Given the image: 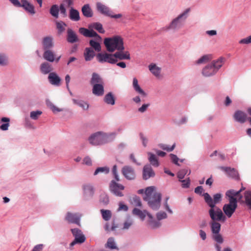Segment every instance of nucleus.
I'll list each match as a JSON object with an SVG mask.
<instances>
[{"mask_svg":"<svg viewBox=\"0 0 251 251\" xmlns=\"http://www.w3.org/2000/svg\"><path fill=\"white\" fill-rule=\"evenodd\" d=\"M115 57L118 60H130V55L128 51H118L114 53Z\"/></svg>","mask_w":251,"mask_h":251,"instance_id":"obj_21","label":"nucleus"},{"mask_svg":"<svg viewBox=\"0 0 251 251\" xmlns=\"http://www.w3.org/2000/svg\"><path fill=\"white\" fill-rule=\"evenodd\" d=\"M119 208L118 209V211L123 210L124 211H126L128 210V207L126 205L124 204L123 202H120L119 203Z\"/></svg>","mask_w":251,"mask_h":251,"instance_id":"obj_61","label":"nucleus"},{"mask_svg":"<svg viewBox=\"0 0 251 251\" xmlns=\"http://www.w3.org/2000/svg\"><path fill=\"white\" fill-rule=\"evenodd\" d=\"M83 15L87 18L92 17L93 15V11L89 4H85L81 9Z\"/></svg>","mask_w":251,"mask_h":251,"instance_id":"obj_32","label":"nucleus"},{"mask_svg":"<svg viewBox=\"0 0 251 251\" xmlns=\"http://www.w3.org/2000/svg\"><path fill=\"white\" fill-rule=\"evenodd\" d=\"M79 32L87 37H95V40L99 41H101V37L98 35L93 29H88L84 27H81L79 29Z\"/></svg>","mask_w":251,"mask_h":251,"instance_id":"obj_16","label":"nucleus"},{"mask_svg":"<svg viewBox=\"0 0 251 251\" xmlns=\"http://www.w3.org/2000/svg\"><path fill=\"white\" fill-rule=\"evenodd\" d=\"M237 207V202H234V200L231 199L230 201H229V203L224 205L223 210L226 215L228 218H230L235 211Z\"/></svg>","mask_w":251,"mask_h":251,"instance_id":"obj_13","label":"nucleus"},{"mask_svg":"<svg viewBox=\"0 0 251 251\" xmlns=\"http://www.w3.org/2000/svg\"><path fill=\"white\" fill-rule=\"evenodd\" d=\"M190 11V8H187L182 13L174 19L167 27V29H173L174 30L180 28L184 24L185 21L188 17V13Z\"/></svg>","mask_w":251,"mask_h":251,"instance_id":"obj_5","label":"nucleus"},{"mask_svg":"<svg viewBox=\"0 0 251 251\" xmlns=\"http://www.w3.org/2000/svg\"><path fill=\"white\" fill-rule=\"evenodd\" d=\"M109 168L108 167H99L95 170L94 175L96 176L99 173L107 174L109 173Z\"/></svg>","mask_w":251,"mask_h":251,"instance_id":"obj_45","label":"nucleus"},{"mask_svg":"<svg viewBox=\"0 0 251 251\" xmlns=\"http://www.w3.org/2000/svg\"><path fill=\"white\" fill-rule=\"evenodd\" d=\"M187 172L188 170L186 169H182L178 172L177 177L180 180V179H182L186 175Z\"/></svg>","mask_w":251,"mask_h":251,"instance_id":"obj_53","label":"nucleus"},{"mask_svg":"<svg viewBox=\"0 0 251 251\" xmlns=\"http://www.w3.org/2000/svg\"><path fill=\"white\" fill-rule=\"evenodd\" d=\"M218 221H212L210 223L211 231L213 234L219 233L221 229V225Z\"/></svg>","mask_w":251,"mask_h":251,"instance_id":"obj_34","label":"nucleus"},{"mask_svg":"<svg viewBox=\"0 0 251 251\" xmlns=\"http://www.w3.org/2000/svg\"><path fill=\"white\" fill-rule=\"evenodd\" d=\"M99 42V41L94 40H90L89 41V44L91 47V48L97 52L101 51V46Z\"/></svg>","mask_w":251,"mask_h":251,"instance_id":"obj_38","label":"nucleus"},{"mask_svg":"<svg viewBox=\"0 0 251 251\" xmlns=\"http://www.w3.org/2000/svg\"><path fill=\"white\" fill-rule=\"evenodd\" d=\"M239 43L242 44H248L251 43V35L246 38L241 39L239 41Z\"/></svg>","mask_w":251,"mask_h":251,"instance_id":"obj_60","label":"nucleus"},{"mask_svg":"<svg viewBox=\"0 0 251 251\" xmlns=\"http://www.w3.org/2000/svg\"><path fill=\"white\" fill-rule=\"evenodd\" d=\"M117 227L118 226L113 222L111 227H110L108 224H106L105 226V229L107 231H109L110 230H115Z\"/></svg>","mask_w":251,"mask_h":251,"instance_id":"obj_55","label":"nucleus"},{"mask_svg":"<svg viewBox=\"0 0 251 251\" xmlns=\"http://www.w3.org/2000/svg\"><path fill=\"white\" fill-rule=\"evenodd\" d=\"M58 6L57 5H53L50 9V13L51 15L57 18L58 17Z\"/></svg>","mask_w":251,"mask_h":251,"instance_id":"obj_48","label":"nucleus"},{"mask_svg":"<svg viewBox=\"0 0 251 251\" xmlns=\"http://www.w3.org/2000/svg\"><path fill=\"white\" fill-rule=\"evenodd\" d=\"M148 155L149 160L151 164L154 167H158L159 166V162L157 157L151 152L148 153Z\"/></svg>","mask_w":251,"mask_h":251,"instance_id":"obj_40","label":"nucleus"},{"mask_svg":"<svg viewBox=\"0 0 251 251\" xmlns=\"http://www.w3.org/2000/svg\"><path fill=\"white\" fill-rule=\"evenodd\" d=\"M157 218L158 220H161L167 218V214L165 212L161 211L158 212L156 215Z\"/></svg>","mask_w":251,"mask_h":251,"instance_id":"obj_58","label":"nucleus"},{"mask_svg":"<svg viewBox=\"0 0 251 251\" xmlns=\"http://www.w3.org/2000/svg\"><path fill=\"white\" fill-rule=\"evenodd\" d=\"M43 46L44 50H50L53 46L52 38L50 37H45L43 40Z\"/></svg>","mask_w":251,"mask_h":251,"instance_id":"obj_30","label":"nucleus"},{"mask_svg":"<svg viewBox=\"0 0 251 251\" xmlns=\"http://www.w3.org/2000/svg\"><path fill=\"white\" fill-rule=\"evenodd\" d=\"M71 231L75 237V240L70 244L71 247L76 244H82L85 242L86 238L81 230L78 228H73L71 229Z\"/></svg>","mask_w":251,"mask_h":251,"instance_id":"obj_10","label":"nucleus"},{"mask_svg":"<svg viewBox=\"0 0 251 251\" xmlns=\"http://www.w3.org/2000/svg\"><path fill=\"white\" fill-rule=\"evenodd\" d=\"M182 182V187L183 188H188L190 186V179L188 178L187 179L180 180Z\"/></svg>","mask_w":251,"mask_h":251,"instance_id":"obj_59","label":"nucleus"},{"mask_svg":"<svg viewBox=\"0 0 251 251\" xmlns=\"http://www.w3.org/2000/svg\"><path fill=\"white\" fill-rule=\"evenodd\" d=\"M97 60L100 63L107 62L114 64L117 62V59L115 57V54L105 53H99L96 55Z\"/></svg>","mask_w":251,"mask_h":251,"instance_id":"obj_9","label":"nucleus"},{"mask_svg":"<svg viewBox=\"0 0 251 251\" xmlns=\"http://www.w3.org/2000/svg\"><path fill=\"white\" fill-rule=\"evenodd\" d=\"M48 79L50 83L55 86H58L60 85L61 78L56 73L52 72L49 74Z\"/></svg>","mask_w":251,"mask_h":251,"instance_id":"obj_18","label":"nucleus"},{"mask_svg":"<svg viewBox=\"0 0 251 251\" xmlns=\"http://www.w3.org/2000/svg\"><path fill=\"white\" fill-rule=\"evenodd\" d=\"M124 189L125 187L123 185L116 182L114 180H111L109 184L110 191L117 196L123 197L124 195L121 191Z\"/></svg>","mask_w":251,"mask_h":251,"instance_id":"obj_12","label":"nucleus"},{"mask_svg":"<svg viewBox=\"0 0 251 251\" xmlns=\"http://www.w3.org/2000/svg\"><path fill=\"white\" fill-rule=\"evenodd\" d=\"M104 83L93 85L92 93L97 96H101L104 94Z\"/></svg>","mask_w":251,"mask_h":251,"instance_id":"obj_20","label":"nucleus"},{"mask_svg":"<svg viewBox=\"0 0 251 251\" xmlns=\"http://www.w3.org/2000/svg\"><path fill=\"white\" fill-rule=\"evenodd\" d=\"M170 156H171L172 161L174 164H175L177 166L180 165L178 162L179 159L176 155H175L174 154H170Z\"/></svg>","mask_w":251,"mask_h":251,"instance_id":"obj_57","label":"nucleus"},{"mask_svg":"<svg viewBox=\"0 0 251 251\" xmlns=\"http://www.w3.org/2000/svg\"><path fill=\"white\" fill-rule=\"evenodd\" d=\"M97 10L101 14L111 18L118 19L122 17L121 14H114L113 12L109 9V7L103 4L100 2H97L96 4Z\"/></svg>","mask_w":251,"mask_h":251,"instance_id":"obj_8","label":"nucleus"},{"mask_svg":"<svg viewBox=\"0 0 251 251\" xmlns=\"http://www.w3.org/2000/svg\"><path fill=\"white\" fill-rule=\"evenodd\" d=\"M83 55L85 60L86 61H89L94 58L95 56V53L94 50L91 48H86L84 51Z\"/></svg>","mask_w":251,"mask_h":251,"instance_id":"obj_22","label":"nucleus"},{"mask_svg":"<svg viewBox=\"0 0 251 251\" xmlns=\"http://www.w3.org/2000/svg\"><path fill=\"white\" fill-rule=\"evenodd\" d=\"M21 7H23L27 12L31 15H34L35 13L34 6L27 0L22 2Z\"/></svg>","mask_w":251,"mask_h":251,"instance_id":"obj_27","label":"nucleus"},{"mask_svg":"<svg viewBox=\"0 0 251 251\" xmlns=\"http://www.w3.org/2000/svg\"><path fill=\"white\" fill-rule=\"evenodd\" d=\"M154 176L155 173L150 165H146L144 167L143 170V178L144 180H147L151 177H153Z\"/></svg>","mask_w":251,"mask_h":251,"instance_id":"obj_17","label":"nucleus"},{"mask_svg":"<svg viewBox=\"0 0 251 251\" xmlns=\"http://www.w3.org/2000/svg\"><path fill=\"white\" fill-rule=\"evenodd\" d=\"M56 24L58 33L59 34L62 33L65 30V27L67 26L66 24L62 21L57 22Z\"/></svg>","mask_w":251,"mask_h":251,"instance_id":"obj_46","label":"nucleus"},{"mask_svg":"<svg viewBox=\"0 0 251 251\" xmlns=\"http://www.w3.org/2000/svg\"><path fill=\"white\" fill-rule=\"evenodd\" d=\"M224 60V58L220 57L216 60L213 61L202 69V75L206 77L214 75L223 65Z\"/></svg>","mask_w":251,"mask_h":251,"instance_id":"obj_4","label":"nucleus"},{"mask_svg":"<svg viewBox=\"0 0 251 251\" xmlns=\"http://www.w3.org/2000/svg\"><path fill=\"white\" fill-rule=\"evenodd\" d=\"M73 101L74 104L78 105L83 110H86L89 108L88 103L82 100L73 99Z\"/></svg>","mask_w":251,"mask_h":251,"instance_id":"obj_39","label":"nucleus"},{"mask_svg":"<svg viewBox=\"0 0 251 251\" xmlns=\"http://www.w3.org/2000/svg\"><path fill=\"white\" fill-rule=\"evenodd\" d=\"M133 87L134 90L142 97H146L147 96L146 92L143 91L138 84V81L136 78H134L133 79Z\"/></svg>","mask_w":251,"mask_h":251,"instance_id":"obj_28","label":"nucleus"},{"mask_svg":"<svg viewBox=\"0 0 251 251\" xmlns=\"http://www.w3.org/2000/svg\"><path fill=\"white\" fill-rule=\"evenodd\" d=\"M214 239L219 243H222L223 242V239L221 235L219 233L213 234Z\"/></svg>","mask_w":251,"mask_h":251,"instance_id":"obj_54","label":"nucleus"},{"mask_svg":"<svg viewBox=\"0 0 251 251\" xmlns=\"http://www.w3.org/2000/svg\"><path fill=\"white\" fill-rule=\"evenodd\" d=\"M132 225V221L131 220H128L124 223L123 229H127Z\"/></svg>","mask_w":251,"mask_h":251,"instance_id":"obj_62","label":"nucleus"},{"mask_svg":"<svg viewBox=\"0 0 251 251\" xmlns=\"http://www.w3.org/2000/svg\"><path fill=\"white\" fill-rule=\"evenodd\" d=\"M43 57L45 60L50 62H53L55 60V55L53 52L50 50H45Z\"/></svg>","mask_w":251,"mask_h":251,"instance_id":"obj_29","label":"nucleus"},{"mask_svg":"<svg viewBox=\"0 0 251 251\" xmlns=\"http://www.w3.org/2000/svg\"><path fill=\"white\" fill-rule=\"evenodd\" d=\"M105 247L110 249H117L118 250V248L117 247L114 239L113 238H109L107 242V243L105 245Z\"/></svg>","mask_w":251,"mask_h":251,"instance_id":"obj_43","label":"nucleus"},{"mask_svg":"<svg viewBox=\"0 0 251 251\" xmlns=\"http://www.w3.org/2000/svg\"><path fill=\"white\" fill-rule=\"evenodd\" d=\"M133 201L132 203L137 206H142V203L140 201V198L137 196H135L133 198Z\"/></svg>","mask_w":251,"mask_h":251,"instance_id":"obj_56","label":"nucleus"},{"mask_svg":"<svg viewBox=\"0 0 251 251\" xmlns=\"http://www.w3.org/2000/svg\"><path fill=\"white\" fill-rule=\"evenodd\" d=\"M209 214L212 221L224 222L226 217L224 215L222 210L218 206L210 207Z\"/></svg>","mask_w":251,"mask_h":251,"instance_id":"obj_7","label":"nucleus"},{"mask_svg":"<svg viewBox=\"0 0 251 251\" xmlns=\"http://www.w3.org/2000/svg\"><path fill=\"white\" fill-rule=\"evenodd\" d=\"M240 191L241 190L237 192L235 191L234 190H228L226 192V196L229 198V201H230L231 199H233L234 202H237L236 198H235V197L237 196L240 193Z\"/></svg>","mask_w":251,"mask_h":251,"instance_id":"obj_35","label":"nucleus"},{"mask_svg":"<svg viewBox=\"0 0 251 251\" xmlns=\"http://www.w3.org/2000/svg\"><path fill=\"white\" fill-rule=\"evenodd\" d=\"M245 202L247 205L251 209V192L246 191L244 194Z\"/></svg>","mask_w":251,"mask_h":251,"instance_id":"obj_49","label":"nucleus"},{"mask_svg":"<svg viewBox=\"0 0 251 251\" xmlns=\"http://www.w3.org/2000/svg\"><path fill=\"white\" fill-rule=\"evenodd\" d=\"M90 83L91 85H95L96 84H102L104 82L102 78L97 73H94L92 74Z\"/></svg>","mask_w":251,"mask_h":251,"instance_id":"obj_31","label":"nucleus"},{"mask_svg":"<svg viewBox=\"0 0 251 251\" xmlns=\"http://www.w3.org/2000/svg\"><path fill=\"white\" fill-rule=\"evenodd\" d=\"M40 71L44 75L51 73L52 68L51 65L48 62H43L41 64Z\"/></svg>","mask_w":251,"mask_h":251,"instance_id":"obj_26","label":"nucleus"},{"mask_svg":"<svg viewBox=\"0 0 251 251\" xmlns=\"http://www.w3.org/2000/svg\"><path fill=\"white\" fill-rule=\"evenodd\" d=\"M69 17L74 21H78L80 20L79 13L77 10L72 7L70 10Z\"/></svg>","mask_w":251,"mask_h":251,"instance_id":"obj_33","label":"nucleus"},{"mask_svg":"<svg viewBox=\"0 0 251 251\" xmlns=\"http://www.w3.org/2000/svg\"><path fill=\"white\" fill-rule=\"evenodd\" d=\"M116 135V133L114 132L108 134L99 131L92 134L88 140L89 143L92 145H100L107 143L110 137L114 138Z\"/></svg>","mask_w":251,"mask_h":251,"instance_id":"obj_3","label":"nucleus"},{"mask_svg":"<svg viewBox=\"0 0 251 251\" xmlns=\"http://www.w3.org/2000/svg\"><path fill=\"white\" fill-rule=\"evenodd\" d=\"M103 219L105 221H108L111 217V213L110 210L101 209L100 210Z\"/></svg>","mask_w":251,"mask_h":251,"instance_id":"obj_47","label":"nucleus"},{"mask_svg":"<svg viewBox=\"0 0 251 251\" xmlns=\"http://www.w3.org/2000/svg\"><path fill=\"white\" fill-rule=\"evenodd\" d=\"M81 216V214L68 212L65 217V220L69 223H74L80 226V219Z\"/></svg>","mask_w":251,"mask_h":251,"instance_id":"obj_15","label":"nucleus"},{"mask_svg":"<svg viewBox=\"0 0 251 251\" xmlns=\"http://www.w3.org/2000/svg\"><path fill=\"white\" fill-rule=\"evenodd\" d=\"M212 57L211 55H204L196 61V64H200L205 63L210 61Z\"/></svg>","mask_w":251,"mask_h":251,"instance_id":"obj_44","label":"nucleus"},{"mask_svg":"<svg viewBox=\"0 0 251 251\" xmlns=\"http://www.w3.org/2000/svg\"><path fill=\"white\" fill-rule=\"evenodd\" d=\"M1 121L5 123L0 126V129L2 130H7L10 126V119L7 117H3L1 119Z\"/></svg>","mask_w":251,"mask_h":251,"instance_id":"obj_42","label":"nucleus"},{"mask_svg":"<svg viewBox=\"0 0 251 251\" xmlns=\"http://www.w3.org/2000/svg\"><path fill=\"white\" fill-rule=\"evenodd\" d=\"M203 196L205 202L209 207L216 206V204L220 202L222 199V195L220 193L215 194L213 199L207 193H204Z\"/></svg>","mask_w":251,"mask_h":251,"instance_id":"obj_11","label":"nucleus"},{"mask_svg":"<svg viewBox=\"0 0 251 251\" xmlns=\"http://www.w3.org/2000/svg\"><path fill=\"white\" fill-rule=\"evenodd\" d=\"M104 44L107 51L111 52H113L116 50L122 51L125 49L123 39L119 36L105 38Z\"/></svg>","mask_w":251,"mask_h":251,"instance_id":"obj_2","label":"nucleus"},{"mask_svg":"<svg viewBox=\"0 0 251 251\" xmlns=\"http://www.w3.org/2000/svg\"><path fill=\"white\" fill-rule=\"evenodd\" d=\"M144 200L147 201L149 206L153 210H157L160 206L161 195L155 191L153 186L148 187L145 190Z\"/></svg>","mask_w":251,"mask_h":251,"instance_id":"obj_1","label":"nucleus"},{"mask_svg":"<svg viewBox=\"0 0 251 251\" xmlns=\"http://www.w3.org/2000/svg\"><path fill=\"white\" fill-rule=\"evenodd\" d=\"M67 40L69 43H74L78 41V38L75 33L71 28L67 30Z\"/></svg>","mask_w":251,"mask_h":251,"instance_id":"obj_25","label":"nucleus"},{"mask_svg":"<svg viewBox=\"0 0 251 251\" xmlns=\"http://www.w3.org/2000/svg\"><path fill=\"white\" fill-rule=\"evenodd\" d=\"M83 163L88 166L91 165L92 161L91 158L88 156L85 157L83 160Z\"/></svg>","mask_w":251,"mask_h":251,"instance_id":"obj_64","label":"nucleus"},{"mask_svg":"<svg viewBox=\"0 0 251 251\" xmlns=\"http://www.w3.org/2000/svg\"><path fill=\"white\" fill-rule=\"evenodd\" d=\"M89 28H94L100 33H104L105 30L103 29L102 25L100 23H94L92 24Z\"/></svg>","mask_w":251,"mask_h":251,"instance_id":"obj_41","label":"nucleus"},{"mask_svg":"<svg viewBox=\"0 0 251 251\" xmlns=\"http://www.w3.org/2000/svg\"><path fill=\"white\" fill-rule=\"evenodd\" d=\"M104 101L108 104H115V99L111 92L107 94L104 98Z\"/></svg>","mask_w":251,"mask_h":251,"instance_id":"obj_37","label":"nucleus"},{"mask_svg":"<svg viewBox=\"0 0 251 251\" xmlns=\"http://www.w3.org/2000/svg\"><path fill=\"white\" fill-rule=\"evenodd\" d=\"M122 173L127 180H132L136 178L134 169L131 166H125L122 169Z\"/></svg>","mask_w":251,"mask_h":251,"instance_id":"obj_14","label":"nucleus"},{"mask_svg":"<svg viewBox=\"0 0 251 251\" xmlns=\"http://www.w3.org/2000/svg\"><path fill=\"white\" fill-rule=\"evenodd\" d=\"M132 213L135 215L138 216L142 220H144L146 215H147L150 219L149 221V224L152 228L157 227L160 226V224L158 222L152 220L153 217L152 215L146 210L141 211L138 208H135L133 209Z\"/></svg>","mask_w":251,"mask_h":251,"instance_id":"obj_6","label":"nucleus"},{"mask_svg":"<svg viewBox=\"0 0 251 251\" xmlns=\"http://www.w3.org/2000/svg\"><path fill=\"white\" fill-rule=\"evenodd\" d=\"M159 147L162 150H165V151L169 152V151H172L174 150V149H175V148L176 147V144L174 143L172 145V146L171 147H169L167 145L161 144L159 145Z\"/></svg>","mask_w":251,"mask_h":251,"instance_id":"obj_50","label":"nucleus"},{"mask_svg":"<svg viewBox=\"0 0 251 251\" xmlns=\"http://www.w3.org/2000/svg\"><path fill=\"white\" fill-rule=\"evenodd\" d=\"M112 173L113 175V176L115 180L117 181H119L120 180V177L119 176L118 171H117V166L116 165H114L112 169Z\"/></svg>","mask_w":251,"mask_h":251,"instance_id":"obj_51","label":"nucleus"},{"mask_svg":"<svg viewBox=\"0 0 251 251\" xmlns=\"http://www.w3.org/2000/svg\"><path fill=\"white\" fill-rule=\"evenodd\" d=\"M42 113L41 111H33L30 112V117L33 120H37Z\"/></svg>","mask_w":251,"mask_h":251,"instance_id":"obj_52","label":"nucleus"},{"mask_svg":"<svg viewBox=\"0 0 251 251\" xmlns=\"http://www.w3.org/2000/svg\"><path fill=\"white\" fill-rule=\"evenodd\" d=\"M219 168L225 172L227 175L232 178H236L238 176V172L236 170L230 167H219Z\"/></svg>","mask_w":251,"mask_h":251,"instance_id":"obj_24","label":"nucleus"},{"mask_svg":"<svg viewBox=\"0 0 251 251\" xmlns=\"http://www.w3.org/2000/svg\"><path fill=\"white\" fill-rule=\"evenodd\" d=\"M140 137L142 141V144L144 147H146L148 143V139L144 136L142 133H140Z\"/></svg>","mask_w":251,"mask_h":251,"instance_id":"obj_63","label":"nucleus"},{"mask_svg":"<svg viewBox=\"0 0 251 251\" xmlns=\"http://www.w3.org/2000/svg\"><path fill=\"white\" fill-rule=\"evenodd\" d=\"M234 119L240 123H244L248 120L246 113L241 110L236 111L233 116Z\"/></svg>","mask_w":251,"mask_h":251,"instance_id":"obj_19","label":"nucleus"},{"mask_svg":"<svg viewBox=\"0 0 251 251\" xmlns=\"http://www.w3.org/2000/svg\"><path fill=\"white\" fill-rule=\"evenodd\" d=\"M149 69L151 72L155 76H158L160 75L161 68L157 67L155 64H151L149 66Z\"/></svg>","mask_w":251,"mask_h":251,"instance_id":"obj_36","label":"nucleus"},{"mask_svg":"<svg viewBox=\"0 0 251 251\" xmlns=\"http://www.w3.org/2000/svg\"><path fill=\"white\" fill-rule=\"evenodd\" d=\"M82 188L85 197H89L93 196L94 190L92 185L90 184H85L83 185Z\"/></svg>","mask_w":251,"mask_h":251,"instance_id":"obj_23","label":"nucleus"}]
</instances>
